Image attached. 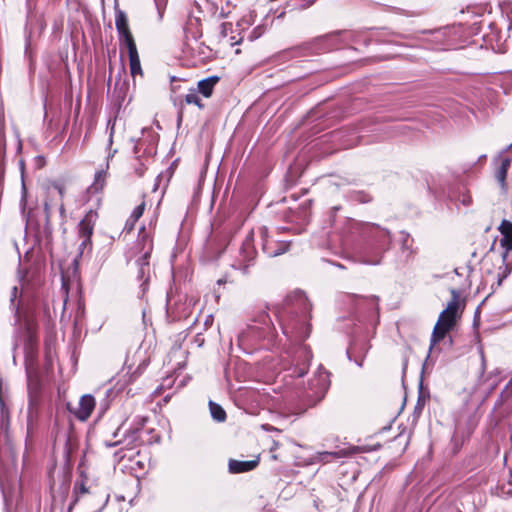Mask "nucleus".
Masks as SVG:
<instances>
[{"mask_svg": "<svg viewBox=\"0 0 512 512\" xmlns=\"http://www.w3.org/2000/svg\"><path fill=\"white\" fill-rule=\"evenodd\" d=\"M310 311L308 298L298 291L287 299L285 306L276 314L283 335L291 344L299 345L293 356L295 367L290 376H304L312 358L310 348L302 344L310 334Z\"/></svg>", "mask_w": 512, "mask_h": 512, "instance_id": "nucleus-1", "label": "nucleus"}, {"mask_svg": "<svg viewBox=\"0 0 512 512\" xmlns=\"http://www.w3.org/2000/svg\"><path fill=\"white\" fill-rule=\"evenodd\" d=\"M498 230L502 235L500 245L503 248L501 258L498 260L500 264L497 266L495 273L488 272L485 278L487 283L491 282L493 291L501 286L503 280L508 277L512 271V223L504 219Z\"/></svg>", "mask_w": 512, "mask_h": 512, "instance_id": "nucleus-2", "label": "nucleus"}, {"mask_svg": "<svg viewBox=\"0 0 512 512\" xmlns=\"http://www.w3.org/2000/svg\"><path fill=\"white\" fill-rule=\"evenodd\" d=\"M457 310L458 303L453 300L447 305L446 309L441 312L431 336L432 345L440 342L445 337L446 333L452 329L455 324Z\"/></svg>", "mask_w": 512, "mask_h": 512, "instance_id": "nucleus-3", "label": "nucleus"}, {"mask_svg": "<svg viewBox=\"0 0 512 512\" xmlns=\"http://www.w3.org/2000/svg\"><path fill=\"white\" fill-rule=\"evenodd\" d=\"M256 254L257 252L254 247L253 232L251 231L243 241L239 249V254L231 266L234 269L242 271L243 274H246L248 273L249 267L254 265Z\"/></svg>", "mask_w": 512, "mask_h": 512, "instance_id": "nucleus-4", "label": "nucleus"}, {"mask_svg": "<svg viewBox=\"0 0 512 512\" xmlns=\"http://www.w3.org/2000/svg\"><path fill=\"white\" fill-rule=\"evenodd\" d=\"M61 290L64 294V303H63V309H65L67 301H68V295L69 290L74 285L78 286L79 283V275H78V257H75L72 260V263L69 267L62 268L61 269Z\"/></svg>", "mask_w": 512, "mask_h": 512, "instance_id": "nucleus-5", "label": "nucleus"}, {"mask_svg": "<svg viewBox=\"0 0 512 512\" xmlns=\"http://www.w3.org/2000/svg\"><path fill=\"white\" fill-rule=\"evenodd\" d=\"M330 385L328 372L322 368H319L315 373L314 377L308 382V397H314L321 399Z\"/></svg>", "mask_w": 512, "mask_h": 512, "instance_id": "nucleus-6", "label": "nucleus"}, {"mask_svg": "<svg viewBox=\"0 0 512 512\" xmlns=\"http://www.w3.org/2000/svg\"><path fill=\"white\" fill-rule=\"evenodd\" d=\"M510 170H512V159L505 152H501L495 159L494 175L503 191L507 190L506 180Z\"/></svg>", "mask_w": 512, "mask_h": 512, "instance_id": "nucleus-7", "label": "nucleus"}, {"mask_svg": "<svg viewBox=\"0 0 512 512\" xmlns=\"http://www.w3.org/2000/svg\"><path fill=\"white\" fill-rule=\"evenodd\" d=\"M262 239V250L268 257H276L285 253L289 248L287 242H275L268 237V229L261 227L259 230Z\"/></svg>", "mask_w": 512, "mask_h": 512, "instance_id": "nucleus-8", "label": "nucleus"}, {"mask_svg": "<svg viewBox=\"0 0 512 512\" xmlns=\"http://www.w3.org/2000/svg\"><path fill=\"white\" fill-rule=\"evenodd\" d=\"M115 26L119 35V41L121 45L134 44V38L130 32L128 25V18L124 11L117 9L115 12Z\"/></svg>", "mask_w": 512, "mask_h": 512, "instance_id": "nucleus-9", "label": "nucleus"}, {"mask_svg": "<svg viewBox=\"0 0 512 512\" xmlns=\"http://www.w3.org/2000/svg\"><path fill=\"white\" fill-rule=\"evenodd\" d=\"M494 410L500 417H508L512 413V379L501 391L494 405Z\"/></svg>", "mask_w": 512, "mask_h": 512, "instance_id": "nucleus-10", "label": "nucleus"}, {"mask_svg": "<svg viewBox=\"0 0 512 512\" xmlns=\"http://www.w3.org/2000/svg\"><path fill=\"white\" fill-rule=\"evenodd\" d=\"M95 404L94 397L90 394H85L80 398L77 408L72 409L68 404V409L78 420L86 421L91 416Z\"/></svg>", "mask_w": 512, "mask_h": 512, "instance_id": "nucleus-11", "label": "nucleus"}, {"mask_svg": "<svg viewBox=\"0 0 512 512\" xmlns=\"http://www.w3.org/2000/svg\"><path fill=\"white\" fill-rule=\"evenodd\" d=\"M269 322H270V318L267 314L261 315L260 323L263 325H266V328L255 326V325L248 326L247 330L243 331L239 335V341L241 343H244V342L250 340V338L251 339H253V338L260 339V338L266 337V330H270Z\"/></svg>", "mask_w": 512, "mask_h": 512, "instance_id": "nucleus-12", "label": "nucleus"}, {"mask_svg": "<svg viewBox=\"0 0 512 512\" xmlns=\"http://www.w3.org/2000/svg\"><path fill=\"white\" fill-rule=\"evenodd\" d=\"M97 219V213L90 210L79 223V235L83 238V245L91 244V235L93 233L94 224Z\"/></svg>", "mask_w": 512, "mask_h": 512, "instance_id": "nucleus-13", "label": "nucleus"}, {"mask_svg": "<svg viewBox=\"0 0 512 512\" xmlns=\"http://www.w3.org/2000/svg\"><path fill=\"white\" fill-rule=\"evenodd\" d=\"M373 227H375L377 229V242H376V247L379 251H386L390 248V245H391V242H392V236H391V232L386 229V228H380L379 226L377 225H372Z\"/></svg>", "mask_w": 512, "mask_h": 512, "instance_id": "nucleus-14", "label": "nucleus"}, {"mask_svg": "<svg viewBox=\"0 0 512 512\" xmlns=\"http://www.w3.org/2000/svg\"><path fill=\"white\" fill-rule=\"evenodd\" d=\"M126 47L128 49L130 72H131L132 76H135L137 74H142L140 58L138 55L136 44L130 43V45H127Z\"/></svg>", "mask_w": 512, "mask_h": 512, "instance_id": "nucleus-15", "label": "nucleus"}, {"mask_svg": "<svg viewBox=\"0 0 512 512\" xmlns=\"http://www.w3.org/2000/svg\"><path fill=\"white\" fill-rule=\"evenodd\" d=\"M258 465V460L250 461H229V471L233 474L243 473L253 470Z\"/></svg>", "mask_w": 512, "mask_h": 512, "instance_id": "nucleus-16", "label": "nucleus"}, {"mask_svg": "<svg viewBox=\"0 0 512 512\" xmlns=\"http://www.w3.org/2000/svg\"><path fill=\"white\" fill-rule=\"evenodd\" d=\"M218 76H210L198 82V92L208 98L212 95L215 85L218 83Z\"/></svg>", "mask_w": 512, "mask_h": 512, "instance_id": "nucleus-17", "label": "nucleus"}, {"mask_svg": "<svg viewBox=\"0 0 512 512\" xmlns=\"http://www.w3.org/2000/svg\"><path fill=\"white\" fill-rule=\"evenodd\" d=\"M90 492L89 487L87 486V477L84 474H81V479L77 480L74 484L73 494L78 500L81 496L88 494Z\"/></svg>", "mask_w": 512, "mask_h": 512, "instance_id": "nucleus-18", "label": "nucleus"}, {"mask_svg": "<svg viewBox=\"0 0 512 512\" xmlns=\"http://www.w3.org/2000/svg\"><path fill=\"white\" fill-rule=\"evenodd\" d=\"M145 206H146L145 201H142L137 207L134 208L129 219L126 222V228L128 230H132L135 223L143 215Z\"/></svg>", "mask_w": 512, "mask_h": 512, "instance_id": "nucleus-19", "label": "nucleus"}, {"mask_svg": "<svg viewBox=\"0 0 512 512\" xmlns=\"http://www.w3.org/2000/svg\"><path fill=\"white\" fill-rule=\"evenodd\" d=\"M145 244L147 246L146 250L144 254L137 260V264L139 266V273L141 277H143L145 273V267H148V259L150 257V253L152 250V244L150 241L145 240Z\"/></svg>", "mask_w": 512, "mask_h": 512, "instance_id": "nucleus-20", "label": "nucleus"}, {"mask_svg": "<svg viewBox=\"0 0 512 512\" xmlns=\"http://www.w3.org/2000/svg\"><path fill=\"white\" fill-rule=\"evenodd\" d=\"M209 409L211 416L214 420L217 422H223L226 419V412L224 409L217 403L210 401L209 402Z\"/></svg>", "mask_w": 512, "mask_h": 512, "instance_id": "nucleus-21", "label": "nucleus"}, {"mask_svg": "<svg viewBox=\"0 0 512 512\" xmlns=\"http://www.w3.org/2000/svg\"><path fill=\"white\" fill-rule=\"evenodd\" d=\"M108 168H109V163L107 162L106 163V168L98 171L95 174V179H94V182H93V185H92L95 191L101 190L104 187L105 180H106V177H107V170H108Z\"/></svg>", "mask_w": 512, "mask_h": 512, "instance_id": "nucleus-22", "label": "nucleus"}, {"mask_svg": "<svg viewBox=\"0 0 512 512\" xmlns=\"http://www.w3.org/2000/svg\"><path fill=\"white\" fill-rule=\"evenodd\" d=\"M184 99H185L186 104H194V105L198 106L200 109L204 108V105H203L200 97L198 96L197 91L194 89H191L189 91V93H187L185 95Z\"/></svg>", "mask_w": 512, "mask_h": 512, "instance_id": "nucleus-23", "label": "nucleus"}, {"mask_svg": "<svg viewBox=\"0 0 512 512\" xmlns=\"http://www.w3.org/2000/svg\"><path fill=\"white\" fill-rule=\"evenodd\" d=\"M85 316V306L84 303L79 300L77 305V310L75 313L74 321L75 323H81Z\"/></svg>", "mask_w": 512, "mask_h": 512, "instance_id": "nucleus-24", "label": "nucleus"}, {"mask_svg": "<svg viewBox=\"0 0 512 512\" xmlns=\"http://www.w3.org/2000/svg\"><path fill=\"white\" fill-rule=\"evenodd\" d=\"M146 171V163L139 158H136V164L134 166V172L136 176L142 177Z\"/></svg>", "mask_w": 512, "mask_h": 512, "instance_id": "nucleus-25", "label": "nucleus"}, {"mask_svg": "<svg viewBox=\"0 0 512 512\" xmlns=\"http://www.w3.org/2000/svg\"><path fill=\"white\" fill-rule=\"evenodd\" d=\"M344 456V453L342 451H336V452H323L320 453V460L322 461H328L327 458L329 457H335V458H341Z\"/></svg>", "mask_w": 512, "mask_h": 512, "instance_id": "nucleus-26", "label": "nucleus"}, {"mask_svg": "<svg viewBox=\"0 0 512 512\" xmlns=\"http://www.w3.org/2000/svg\"><path fill=\"white\" fill-rule=\"evenodd\" d=\"M402 236H403V239H402L401 248L403 251H407L410 254L411 253L410 242L412 240H410V236L407 233L402 232Z\"/></svg>", "mask_w": 512, "mask_h": 512, "instance_id": "nucleus-27", "label": "nucleus"}, {"mask_svg": "<svg viewBox=\"0 0 512 512\" xmlns=\"http://www.w3.org/2000/svg\"><path fill=\"white\" fill-rule=\"evenodd\" d=\"M195 45L199 49V54L201 55V59L209 57L210 49L203 45L202 43H199L198 41H195Z\"/></svg>", "mask_w": 512, "mask_h": 512, "instance_id": "nucleus-28", "label": "nucleus"}, {"mask_svg": "<svg viewBox=\"0 0 512 512\" xmlns=\"http://www.w3.org/2000/svg\"><path fill=\"white\" fill-rule=\"evenodd\" d=\"M17 294H18V287L14 286L13 289H12V294H11L10 302H11V307L16 312H18V309H19V303H16Z\"/></svg>", "mask_w": 512, "mask_h": 512, "instance_id": "nucleus-29", "label": "nucleus"}, {"mask_svg": "<svg viewBox=\"0 0 512 512\" xmlns=\"http://www.w3.org/2000/svg\"><path fill=\"white\" fill-rule=\"evenodd\" d=\"M139 440L138 438V430L134 431L131 436L127 437L124 442H126L127 446L136 447V442Z\"/></svg>", "mask_w": 512, "mask_h": 512, "instance_id": "nucleus-30", "label": "nucleus"}, {"mask_svg": "<svg viewBox=\"0 0 512 512\" xmlns=\"http://www.w3.org/2000/svg\"><path fill=\"white\" fill-rule=\"evenodd\" d=\"M447 34V29H439L433 32V41L440 42Z\"/></svg>", "mask_w": 512, "mask_h": 512, "instance_id": "nucleus-31", "label": "nucleus"}, {"mask_svg": "<svg viewBox=\"0 0 512 512\" xmlns=\"http://www.w3.org/2000/svg\"><path fill=\"white\" fill-rule=\"evenodd\" d=\"M19 282L21 286V292L25 291L27 286L26 275L19 274Z\"/></svg>", "mask_w": 512, "mask_h": 512, "instance_id": "nucleus-32", "label": "nucleus"}, {"mask_svg": "<svg viewBox=\"0 0 512 512\" xmlns=\"http://www.w3.org/2000/svg\"><path fill=\"white\" fill-rule=\"evenodd\" d=\"M313 3H314V0H305L303 3H301L299 5V9L305 10V9L309 8L310 6H312Z\"/></svg>", "mask_w": 512, "mask_h": 512, "instance_id": "nucleus-33", "label": "nucleus"}, {"mask_svg": "<svg viewBox=\"0 0 512 512\" xmlns=\"http://www.w3.org/2000/svg\"><path fill=\"white\" fill-rule=\"evenodd\" d=\"M26 371H27V380H28V387L30 388L31 386V383H32V372L30 370V368H26Z\"/></svg>", "mask_w": 512, "mask_h": 512, "instance_id": "nucleus-34", "label": "nucleus"}, {"mask_svg": "<svg viewBox=\"0 0 512 512\" xmlns=\"http://www.w3.org/2000/svg\"><path fill=\"white\" fill-rule=\"evenodd\" d=\"M113 133H114V124H112V126L110 128V136H109V141H108L109 146H111L113 143Z\"/></svg>", "mask_w": 512, "mask_h": 512, "instance_id": "nucleus-35", "label": "nucleus"}, {"mask_svg": "<svg viewBox=\"0 0 512 512\" xmlns=\"http://www.w3.org/2000/svg\"><path fill=\"white\" fill-rule=\"evenodd\" d=\"M89 245H83V240L81 241L80 245H79V256H81L84 252V250L88 247Z\"/></svg>", "mask_w": 512, "mask_h": 512, "instance_id": "nucleus-36", "label": "nucleus"}, {"mask_svg": "<svg viewBox=\"0 0 512 512\" xmlns=\"http://www.w3.org/2000/svg\"><path fill=\"white\" fill-rule=\"evenodd\" d=\"M278 447H279V443L276 442V441H273V444H272V446L270 448V451L274 452L276 449H278Z\"/></svg>", "mask_w": 512, "mask_h": 512, "instance_id": "nucleus-37", "label": "nucleus"}, {"mask_svg": "<svg viewBox=\"0 0 512 512\" xmlns=\"http://www.w3.org/2000/svg\"><path fill=\"white\" fill-rule=\"evenodd\" d=\"M480 354H481V360H482V367L483 369H485V356H484V353H483V350L481 349L480 350Z\"/></svg>", "mask_w": 512, "mask_h": 512, "instance_id": "nucleus-38", "label": "nucleus"}, {"mask_svg": "<svg viewBox=\"0 0 512 512\" xmlns=\"http://www.w3.org/2000/svg\"><path fill=\"white\" fill-rule=\"evenodd\" d=\"M365 263L375 265V264L379 263V260H376V261L365 260Z\"/></svg>", "mask_w": 512, "mask_h": 512, "instance_id": "nucleus-39", "label": "nucleus"}, {"mask_svg": "<svg viewBox=\"0 0 512 512\" xmlns=\"http://www.w3.org/2000/svg\"><path fill=\"white\" fill-rule=\"evenodd\" d=\"M371 300L377 304L378 298L376 296H372ZM376 310L378 311V305H376Z\"/></svg>", "mask_w": 512, "mask_h": 512, "instance_id": "nucleus-40", "label": "nucleus"}, {"mask_svg": "<svg viewBox=\"0 0 512 512\" xmlns=\"http://www.w3.org/2000/svg\"><path fill=\"white\" fill-rule=\"evenodd\" d=\"M262 427H263L265 430H268V431L273 429V428H272V427H270L269 425H263Z\"/></svg>", "mask_w": 512, "mask_h": 512, "instance_id": "nucleus-41", "label": "nucleus"}, {"mask_svg": "<svg viewBox=\"0 0 512 512\" xmlns=\"http://www.w3.org/2000/svg\"><path fill=\"white\" fill-rule=\"evenodd\" d=\"M356 363H357V365H358V366H360V367H361V366L363 365V360L356 361Z\"/></svg>", "mask_w": 512, "mask_h": 512, "instance_id": "nucleus-42", "label": "nucleus"}, {"mask_svg": "<svg viewBox=\"0 0 512 512\" xmlns=\"http://www.w3.org/2000/svg\"><path fill=\"white\" fill-rule=\"evenodd\" d=\"M117 443H113V444H110V443H107L106 445L109 446V447H113L115 446Z\"/></svg>", "mask_w": 512, "mask_h": 512, "instance_id": "nucleus-43", "label": "nucleus"}, {"mask_svg": "<svg viewBox=\"0 0 512 512\" xmlns=\"http://www.w3.org/2000/svg\"><path fill=\"white\" fill-rule=\"evenodd\" d=\"M272 458H273L274 460H276V459H277V456H276L275 454H273V455H272Z\"/></svg>", "mask_w": 512, "mask_h": 512, "instance_id": "nucleus-44", "label": "nucleus"}, {"mask_svg": "<svg viewBox=\"0 0 512 512\" xmlns=\"http://www.w3.org/2000/svg\"><path fill=\"white\" fill-rule=\"evenodd\" d=\"M210 318H211V316H209L208 319L206 320V324L209 323Z\"/></svg>", "mask_w": 512, "mask_h": 512, "instance_id": "nucleus-45", "label": "nucleus"}]
</instances>
